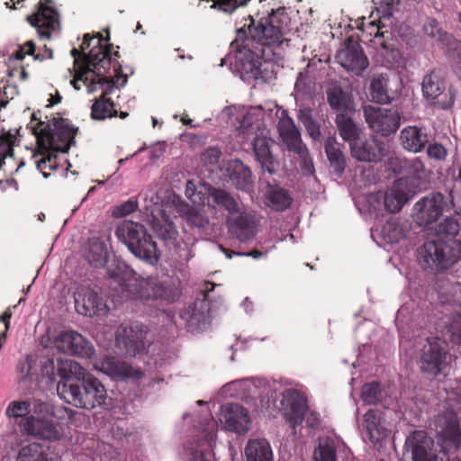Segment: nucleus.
I'll return each mask as SVG.
<instances>
[{"label": "nucleus", "instance_id": "1", "mask_svg": "<svg viewBox=\"0 0 461 461\" xmlns=\"http://www.w3.org/2000/svg\"><path fill=\"white\" fill-rule=\"evenodd\" d=\"M27 128L36 138L37 151L33 154L37 169L44 177L58 167L55 152L67 153L75 144L78 129L69 124L68 119L44 116L41 110L33 112Z\"/></svg>", "mask_w": 461, "mask_h": 461}, {"label": "nucleus", "instance_id": "2", "mask_svg": "<svg viewBox=\"0 0 461 461\" xmlns=\"http://www.w3.org/2000/svg\"><path fill=\"white\" fill-rule=\"evenodd\" d=\"M290 17L284 7L272 10L267 17L261 18L257 24L251 19L249 35L244 28L237 30L235 40L230 46L239 53L257 58L253 68H258V59L265 56L264 47H275L283 42L285 34L289 31Z\"/></svg>", "mask_w": 461, "mask_h": 461}, {"label": "nucleus", "instance_id": "3", "mask_svg": "<svg viewBox=\"0 0 461 461\" xmlns=\"http://www.w3.org/2000/svg\"><path fill=\"white\" fill-rule=\"evenodd\" d=\"M94 38L90 37L88 33L84 35L80 50L77 48H73L70 51L71 56L74 58L73 68L75 71L74 79L71 84L76 89H80L77 86V81H83L86 84L88 78L86 75L89 72H93L96 78L91 79L88 86L89 91L94 90V85L98 84L102 86H111L113 80L105 77V74L110 70L112 62L119 58V52L117 50L113 51V44H103V41H109L110 36L107 31V36L104 39L101 33H98L96 37V45L93 46L92 49L86 53L91 46V41Z\"/></svg>", "mask_w": 461, "mask_h": 461}, {"label": "nucleus", "instance_id": "4", "mask_svg": "<svg viewBox=\"0 0 461 461\" xmlns=\"http://www.w3.org/2000/svg\"><path fill=\"white\" fill-rule=\"evenodd\" d=\"M394 164L400 166L398 170L393 168L395 173L406 175L395 180L384 194V207L392 213L399 212L410 199L427 189L429 185L428 173L419 158H391L390 165Z\"/></svg>", "mask_w": 461, "mask_h": 461}, {"label": "nucleus", "instance_id": "5", "mask_svg": "<svg viewBox=\"0 0 461 461\" xmlns=\"http://www.w3.org/2000/svg\"><path fill=\"white\" fill-rule=\"evenodd\" d=\"M112 276L119 277L120 293L122 300L174 302L178 298V293L176 289L165 285L157 277L138 278L136 274L129 269L123 270L122 276L114 272Z\"/></svg>", "mask_w": 461, "mask_h": 461}, {"label": "nucleus", "instance_id": "6", "mask_svg": "<svg viewBox=\"0 0 461 461\" xmlns=\"http://www.w3.org/2000/svg\"><path fill=\"white\" fill-rule=\"evenodd\" d=\"M461 259V240L456 239L428 240L418 249V261L424 269L443 272Z\"/></svg>", "mask_w": 461, "mask_h": 461}, {"label": "nucleus", "instance_id": "7", "mask_svg": "<svg viewBox=\"0 0 461 461\" xmlns=\"http://www.w3.org/2000/svg\"><path fill=\"white\" fill-rule=\"evenodd\" d=\"M119 240L138 258L155 265L159 258V250L145 226L131 221H123L115 230Z\"/></svg>", "mask_w": 461, "mask_h": 461}, {"label": "nucleus", "instance_id": "8", "mask_svg": "<svg viewBox=\"0 0 461 461\" xmlns=\"http://www.w3.org/2000/svg\"><path fill=\"white\" fill-rule=\"evenodd\" d=\"M77 369H81V367L75 361H58L57 374L61 380L57 384V393L65 402L76 408L86 409L84 383L81 377L71 375L72 374L77 375Z\"/></svg>", "mask_w": 461, "mask_h": 461}, {"label": "nucleus", "instance_id": "9", "mask_svg": "<svg viewBox=\"0 0 461 461\" xmlns=\"http://www.w3.org/2000/svg\"><path fill=\"white\" fill-rule=\"evenodd\" d=\"M450 355L443 342L438 339H428L423 346L419 360L422 373L437 376L448 366Z\"/></svg>", "mask_w": 461, "mask_h": 461}, {"label": "nucleus", "instance_id": "10", "mask_svg": "<svg viewBox=\"0 0 461 461\" xmlns=\"http://www.w3.org/2000/svg\"><path fill=\"white\" fill-rule=\"evenodd\" d=\"M209 285H211V288L206 289L203 299L195 300L179 313L180 319L185 322L186 330L191 333L200 332L210 324L211 303L207 299V293L213 290L214 285L212 283H209Z\"/></svg>", "mask_w": 461, "mask_h": 461}, {"label": "nucleus", "instance_id": "11", "mask_svg": "<svg viewBox=\"0 0 461 461\" xmlns=\"http://www.w3.org/2000/svg\"><path fill=\"white\" fill-rule=\"evenodd\" d=\"M364 116L368 126L383 136H389L400 127V115L392 109L367 105L364 108Z\"/></svg>", "mask_w": 461, "mask_h": 461}, {"label": "nucleus", "instance_id": "12", "mask_svg": "<svg viewBox=\"0 0 461 461\" xmlns=\"http://www.w3.org/2000/svg\"><path fill=\"white\" fill-rule=\"evenodd\" d=\"M403 456L411 461H438L434 442L423 430H415L407 437Z\"/></svg>", "mask_w": 461, "mask_h": 461}, {"label": "nucleus", "instance_id": "13", "mask_svg": "<svg viewBox=\"0 0 461 461\" xmlns=\"http://www.w3.org/2000/svg\"><path fill=\"white\" fill-rule=\"evenodd\" d=\"M336 58L345 69L356 75H360L369 64L363 49L351 37L347 39L345 47L338 52Z\"/></svg>", "mask_w": 461, "mask_h": 461}, {"label": "nucleus", "instance_id": "14", "mask_svg": "<svg viewBox=\"0 0 461 461\" xmlns=\"http://www.w3.org/2000/svg\"><path fill=\"white\" fill-rule=\"evenodd\" d=\"M59 351L81 357H90L94 353L91 343L74 330L61 332L55 339Z\"/></svg>", "mask_w": 461, "mask_h": 461}, {"label": "nucleus", "instance_id": "15", "mask_svg": "<svg viewBox=\"0 0 461 461\" xmlns=\"http://www.w3.org/2000/svg\"><path fill=\"white\" fill-rule=\"evenodd\" d=\"M274 143L275 141L267 136L265 130L256 132L251 141L256 160L264 171L271 175L276 173L278 167V161L274 158L271 150Z\"/></svg>", "mask_w": 461, "mask_h": 461}, {"label": "nucleus", "instance_id": "16", "mask_svg": "<svg viewBox=\"0 0 461 461\" xmlns=\"http://www.w3.org/2000/svg\"><path fill=\"white\" fill-rule=\"evenodd\" d=\"M444 204V196L439 193L431 194L418 201L414 205L418 223L427 226L437 221L442 215Z\"/></svg>", "mask_w": 461, "mask_h": 461}, {"label": "nucleus", "instance_id": "17", "mask_svg": "<svg viewBox=\"0 0 461 461\" xmlns=\"http://www.w3.org/2000/svg\"><path fill=\"white\" fill-rule=\"evenodd\" d=\"M50 4H52V0H41L36 13L27 17V21L37 29L39 34L47 38L50 36L51 31L59 23L58 12L54 7L50 6Z\"/></svg>", "mask_w": 461, "mask_h": 461}, {"label": "nucleus", "instance_id": "18", "mask_svg": "<svg viewBox=\"0 0 461 461\" xmlns=\"http://www.w3.org/2000/svg\"><path fill=\"white\" fill-rule=\"evenodd\" d=\"M21 427L28 435L49 441H56L61 438L62 431L59 424L51 420L39 419L30 415L24 419Z\"/></svg>", "mask_w": 461, "mask_h": 461}, {"label": "nucleus", "instance_id": "19", "mask_svg": "<svg viewBox=\"0 0 461 461\" xmlns=\"http://www.w3.org/2000/svg\"><path fill=\"white\" fill-rule=\"evenodd\" d=\"M76 311L84 316L100 314L105 310L98 294L89 286L79 285L74 292Z\"/></svg>", "mask_w": 461, "mask_h": 461}, {"label": "nucleus", "instance_id": "20", "mask_svg": "<svg viewBox=\"0 0 461 461\" xmlns=\"http://www.w3.org/2000/svg\"><path fill=\"white\" fill-rule=\"evenodd\" d=\"M227 220L230 233L240 242L252 240L257 234L258 221L250 212L242 211Z\"/></svg>", "mask_w": 461, "mask_h": 461}, {"label": "nucleus", "instance_id": "21", "mask_svg": "<svg viewBox=\"0 0 461 461\" xmlns=\"http://www.w3.org/2000/svg\"><path fill=\"white\" fill-rule=\"evenodd\" d=\"M283 404L286 406L285 419L291 427L295 429L301 425L307 411V399L305 395L295 389H289L284 393Z\"/></svg>", "mask_w": 461, "mask_h": 461}, {"label": "nucleus", "instance_id": "22", "mask_svg": "<svg viewBox=\"0 0 461 461\" xmlns=\"http://www.w3.org/2000/svg\"><path fill=\"white\" fill-rule=\"evenodd\" d=\"M353 158L359 161L376 162L384 155V145L375 138L362 140L357 138L350 143Z\"/></svg>", "mask_w": 461, "mask_h": 461}, {"label": "nucleus", "instance_id": "23", "mask_svg": "<svg viewBox=\"0 0 461 461\" xmlns=\"http://www.w3.org/2000/svg\"><path fill=\"white\" fill-rule=\"evenodd\" d=\"M146 333L143 327L140 325L121 326L117 331L116 342L119 346L124 347L126 354L135 356L144 347Z\"/></svg>", "mask_w": 461, "mask_h": 461}, {"label": "nucleus", "instance_id": "24", "mask_svg": "<svg viewBox=\"0 0 461 461\" xmlns=\"http://www.w3.org/2000/svg\"><path fill=\"white\" fill-rule=\"evenodd\" d=\"M97 368L107 375L115 379L131 378L139 380L143 376V373L133 368L124 361H121L113 357H105L97 365Z\"/></svg>", "mask_w": 461, "mask_h": 461}, {"label": "nucleus", "instance_id": "25", "mask_svg": "<svg viewBox=\"0 0 461 461\" xmlns=\"http://www.w3.org/2000/svg\"><path fill=\"white\" fill-rule=\"evenodd\" d=\"M221 422L224 427L238 434H243L249 429L250 418L248 411L238 403H230L222 414Z\"/></svg>", "mask_w": 461, "mask_h": 461}, {"label": "nucleus", "instance_id": "26", "mask_svg": "<svg viewBox=\"0 0 461 461\" xmlns=\"http://www.w3.org/2000/svg\"><path fill=\"white\" fill-rule=\"evenodd\" d=\"M277 129L287 149L298 155H303L306 148L303 146L300 131L293 119L287 115L282 116L278 122Z\"/></svg>", "mask_w": 461, "mask_h": 461}, {"label": "nucleus", "instance_id": "27", "mask_svg": "<svg viewBox=\"0 0 461 461\" xmlns=\"http://www.w3.org/2000/svg\"><path fill=\"white\" fill-rule=\"evenodd\" d=\"M438 298L441 303L455 304L461 303V291L450 282H446L443 290L438 291ZM452 341L461 345V312L454 316L450 325Z\"/></svg>", "mask_w": 461, "mask_h": 461}, {"label": "nucleus", "instance_id": "28", "mask_svg": "<svg viewBox=\"0 0 461 461\" xmlns=\"http://www.w3.org/2000/svg\"><path fill=\"white\" fill-rule=\"evenodd\" d=\"M78 375L81 373L79 372ZM81 379L84 383L86 410H92L96 406L103 405L106 400V390L104 384L89 373H83Z\"/></svg>", "mask_w": 461, "mask_h": 461}, {"label": "nucleus", "instance_id": "29", "mask_svg": "<svg viewBox=\"0 0 461 461\" xmlns=\"http://www.w3.org/2000/svg\"><path fill=\"white\" fill-rule=\"evenodd\" d=\"M400 141L404 149L418 153L429 144V137L425 128L407 126L401 131Z\"/></svg>", "mask_w": 461, "mask_h": 461}, {"label": "nucleus", "instance_id": "30", "mask_svg": "<svg viewBox=\"0 0 461 461\" xmlns=\"http://www.w3.org/2000/svg\"><path fill=\"white\" fill-rule=\"evenodd\" d=\"M40 414L43 411H48V404L43 402H35L32 406V402L29 400L24 401H12L6 407L5 415L8 418H27L31 411Z\"/></svg>", "mask_w": 461, "mask_h": 461}, {"label": "nucleus", "instance_id": "31", "mask_svg": "<svg viewBox=\"0 0 461 461\" xmlns=\"http://www.w3.org/2000/svg\"><path fill=\"white\" fill-rule=\"evenodd\" d=\"M246 461H274V455L267 439H249L245 447Z\"/></svg>", "mask_w": 461, "mask_h": 461}, {"label": "nucleus", "instance_id": "32", "mask_svg": "<svg viewBox=\"0 0 461 461\" xmlns=\"http://www.w3.org/2000/svg\"><path fill=\"white\" fill-rule=\"evenodd\" d=\"M86 257L93 267L96 268L104 267L108 259L105 242L99 237L90 238L86 249Z\"/></svg>", "mask_w": 461, "mask_h": 461}, {"label": "nucleus", "instance_id": "33", "mask_svg": "<svg viewBox=\"0 0 461 461\" xmlns=\"http://www.w3.org/2000/svg\"><path fill=\"white\" fill-rule=\"evenodd\" d=\"M363 426L373 443H378L387 436L386 429L381 424V417L378 411L371 409L366 411L363 418Z\"/></svg>", "mask_w": 461, "mask_h": 461}, {"label": "nucleus", "instance_id": "34", "mask_svg": "<svg viewBox=\"0 0 461 461\" xmlns=\"http://www.w3.org/2000/svg\"><path fill=\"white\" fill-rule=\"evenodd\" d=\"M230 178L237 189L246 191L252 185V173L240 160H233L229 166Z\"/></svg>", "mask_w": 461, "mask_h": 461}, {"label": "nucleus", "instance_id": "35", "mask_svg": "<svg viewBox=\"0 0 461 461\" xmlns=\"http://www.w3.org/2000/svg\"><path fill=\"white\" fill-rule=\"evenodd\" d=\"M324 149L330 167L337 174H343L346 168V158L340 149V144L337 142L335 138L329 137L325 140Z\"/></svg>", "mask_w": 461, "mask_h": 461}, {"label": "nucleus", "instance_id": "36", "mask_svg": "<svg viewBox=\"0 0 461 461\" xmlns=\"http://www.w3.org/2000/svg\"><path fill=\"white\" fill-rule=\"evenodd\" d=\"M117 115L113 101L107 96V92H103L99 98L95 99L91 107V118L102 121Z\"/></svg>", "mask_w": 461, "mask_h": 461}, {"label": "nucleus", "instance_id": "37", "mask_svg": "<svg viewBox=\"0 0 461 461\" xmlns=\"http://www.w3.org/2000/svg\"><path fill=\"white\" fill-rule=\"evenodd\" d=\"M209 196L214 204L227 211L229 214L233 215L240 212L239 203L226 190L212 187L209 190Z\"/></svg>", "mask_w": 461, "mask_h": 461}, {"label": "nucleus", "instance_id": "38", "mask_svg": "<svg viewBox=\"0 0 461 461\" xmlns=\"http://www.w3.org/2000/svg\"><path fill=\"white\" fill-rule=\"evenodd\" d=\"M445 89V81L438 73L432 71L424 77L422 81V92L425 97L436 99Z\"/></svg>", "mask_w": 461, "mask_h": 461}, {"label": "nucleus", "instance_id": "39", "mask_svg": "<svg viewBox=\"0 0 461 461\" xmlns=\"http://www.w3.org/2000/svg\"><path fill=\"white\" fill-rule=\"evenodd\" d=\"M15 461H52L47 449L39 443H30L19 450Z\"/></svg>", "mask_w": 461, "mask_h": 461}, {"label": "nucleus", "instance_id": "40", "mask_svg": "<svg viewBox=\"0 0 461 461\" xmlns=\"http://www.w3.org/2000/svg\"><path fill=\"white\" fill-rule=\"evenodd\" d=\"M443 443L449 447L458 448L461 445V430L459 422L455 419L447 420L440 431Z\"/></svg>", "mask_w": 461, "mask_h": 461}, {"label": "nucleus", "instance_id": "41", "mask_svg": "<svg viewBox=\"0 0 461 461\" xmlns=\"http://www.w3.org/2000/svg\"><path fill=\"white\" fill-rule=\"evenodd\" d=\"M335 122L339 133L344 140L351 143L358 138L359 129L350 117L344 113H339Z\"/></svg>", "mask_w": 461, "mask_h": 461}, {"label": "nucleus", "instance_id": "42", "mask_svg": "<svg viewBox=\"0 0 461 461\" xmlns=\"http://www.w3.org/2000/svg\"><path fill=\"white\" fill-rule=\"evenodd\" d=\"M369 95L375 103L389 104L391 97L387 89V79L383 76L374 77L369 86Z\"/></svg>", "mask_w": 461, "mask_h": 461}, {"label": "nucleus", "instance_id": "43", "mask_svg": "<svg viewBox=\"0 0 461 461\" xmlns=\"http://www.w3.org/2000/svg\"><path fill=\"white\" fill-rule=\"evenodd\" d=\"M327 99L331 109L344 113L351 108L349 95L340 87H334L327 92Z\"/></svg>", "mask_w": 461, "mask_h": 461}, {"label": "nucleus", "instance_id": "44", "mask_svg": "<svg viewBox=\"0 0 461 461\" xmlns=\"http://www.w3.org/2000/svg\"><path fill=\"white\" fill-rule=\"evenodd\" d=\"M36 48L32 41H27L25 43L20 46V48L14 53L16 59L23 60L25 55H30L36 60L43 61L45 59H50L53 58V51L47 46H44L43 50L38 53H35Z\"/></svg>", "mask_w": 461, "mask_h": 461}, {"label": "nucleus", "instance_id": "45", "mask_svg": "<svg viewBox=\"0 0 461 461\" xmlns=\"http://www.w3.org/2000/svg\"><path fill=\"white\" fill-rule=\"evenodd\" d=\"M269 203L276 211H285L290 207L293 199L288 192L281 187H276L269 190L266 194Z\"/></svg>", "mask_w": 461, "mask_h": 461}, {"label": "nucleus", "instance_id": "46", "mask_svg": "<svg viewBox=\"0 0 461 461\" xmlns=\"http://www.w3.org/2000/svg\"><path fill=\"white\" fill-rule=\"evenodd\" d=\"M17 141L15 133L7 131L0 135V169L7 159L14 157V147Z\"/></svg>", "mask_w": 461, "mask_h": 461}, {"label": "nucleus", "instance_id": "47", "mask_svg": "<svg viewBox=\"0 0 461 461\" xmlns=\"http://www.w3.org/2000/svg\"><path fill=\"white\" fill-rule=\"evenodd\" d=\"M154 230L157 236L163 240L167 246L176 244L178 233L173 222L165 221L161 223H155Z\"/></svg>", "mask_w": 461, "mask_h": 461}, {"label": "nucleus", "instance_id": "48", "mask_svg": "<svg viewBox=\"0 0 461 461\" xmlns=\"http://www.w3.org/2000/svg\"><path fill=\"white\" fill-rule=\"evenodd\" d=\"M459 223L452 217H447L441 222L436 225V239H455L459 232Z\"/></svg>", "mask_w": 461, "mask_h": 461}, {"label": "nucleus", "instance_id": "49", "mask_svg": "<svg viewBox=\"0 0 461 461\" xmlns=\"http://www.w3.org/2000/svg\"><path fill=\"white\" fill-rule=\"evenodd\" d=\"M313 461H337V450L333 442H320L313 452Z\"/></svg>", "mask_w": 461, "mask_h": 461}, {"label": "nucleus", "instance_id": "50", "mask_svg": "<svg viewBox=\"0 0 461 461\" xmlns=\"http://www.w3.org/2000/svg\"><path fill=\"white\" fill-rule=\"evenodd\" d=\"M361 398L366 404H376L383 398V391L377 382L368 383L363 385Z\"/></svg>", "mask_w": 461, "mask_h": 461}, {"label": "nucleus", "instance_id": "51", "mask_svg": "<svg viewBox=\"0 0 461 461\" xmlns=\"http://www.w3.org/2000/svg\"><path fill=\"white\" fill-rule=\"evenodd\" d=\"M441 41L445 44L447 57L461 63V41L456 40L450 34L444 33V39Z\"/></svg>", "mask_w": 461, "mask_h": 461}, {"label": "nucleus", "instance_id": "52", "mask_svg": "<svg viewBox=\"0 0 461 461\" xmlns=\"http://www.w3.org/2000/svg\"><path fill=\"white\" fill-rule=\"evenodd\" d=\"M424 32L434 39H438L442 41L444 39V33L442 32L441 28L439 27V23L435 19H429L424 24Z\"/></svg>", "mask_w": 461, "mask_h": 461}, {"label": "nucleus", "instance_id": "53", "mask_svg": "<svg viewBox=\"0 0 461 461\" xmlns=\"http://www.w3.org/2000/svg\"><path fill=\"white\" fill-rule=\"evenodd\" d=\"M138 209V202L136 199H130L116 208L115 214L119 217H123Z\"/></svg>", "mask_w": 461, "mask_h": 461}, {"label": "nucleus", "instance_id": "54", "mask_svg": "<svg viewBox=\"0 0 461 461\" xmlns=\"http://www.w3.org/2000/svg\"><path fill=\"white\" fill-rule=\"evenodd\" d=\"M429 157L435 159H444L447 157V149L439 143L429 144L427 149Z\"/></svg>", "mask_w": 461, "mask_h": 461}, {"label": "nucleus", "instance_id": "55", "mask_svg": "<svg viewBox=\"0 0 461 461\" xmlns=\"http://www.w3.org/2000/svg\"><path fill=\"white\" fill-rule=\"evenodd\" d=\"M221 155V151L220 149L215 147H211L206 149L202 155V158L204 162L209 164H216Z\"/></svg>", "mask_w": 461, "mask_h": 461}, {"label": "nucleus", "instance_id": "56", "mask_svg": "<svg viewBox=\"0 0 461 461\" xmlns=\"http://www.w3.org/2000/svg\"><path fill=\"white\" fill-rule=\"evenodd\" d=\"M305 128L307 131L309 132L310 136L314 139L318 140L321 136V131L318 123L315 121L312 122H305Z\"/></svg>", "mask_w": 461, "mask_h": 461}, {"label": "nucleus", "instance_id": "57", "mask_svg": "<svg viewBox=\"0 0 461 461\" xmlns=\"http://www.w3.org/2000/svg\"><path fill=\"white\" fill-rule=\"evenodd\" d=\"M189 221L192 224L200 228L205 227V225L208 223V220L197 212L191 213L189 216Z\"/></svg>", "mask_w": 461, "mask_h": 461}, {"label": "nucleus", "instance_id": "58", "mask_svg": "<svg viewBox=\"0 0 461 461\" xmlns=\"http://www.w3.org/2000/svg\"><path fill=\"white\" fill-rule=\"evenodd\" d=\"M9 188H13L14 190L18 189V183L14 178L11 177L0 180V191L4 192Z\"/></svg>", "mask_w": 461, "mask_h": 461}, {"label": "nucleus", "instance_id": "59", "mask_svg": "<svg viewBox=\"0 0 461 461\" xmlns=\"http://www.w3.org/2000/svg\"><path fill=\"white\" fill-rule=\"evenodd\" d=\"M8 103V97L5 92V83L0 80V109L5 107Z\"/></svg>", "mask_w": 461, "mask_h": 461}, {"label": "nucleus", "instance_id": "60", "mask_svg": "<svg viewBox=\"0 0 461 461\" xmlns=\"http://www.w3.org/2000/svg\"><path fill=\"white\" fill-rule=\"evenodd\" d=\"M62 96L59 93V91H56L55 95H50V98L48 99V104L46 107H52L55 104H58L61 102Z\"/></svg>", "mask_w": 461, "mask_h": 461}, {"label": "nucleus", "instance_id": "61", "mask_svg": "<svg viewBox=\"0 0 461 461\" xmlns=\"http://www.w3.org/2000/svg\"><path fill=\"white\" fill-rule=\"evenodd\" d=\"M16 73L19 74L21 80H26L28 78V73L24 68H14L8 72L9 77H14Z\"/></svg>", "mask_w": 461, "mask_h": 461}, {"label": "nucleus", "instance_id": "62", "mask_svg": "<svg viewBox=\"0 0 461 461\" xmlns=\"http://www.w3.org/2000/svg\"><path fill=\"white\" fill-rule=\"evenodd\" d=\"M267 251L266 252H262L258 249H252L250 250L249 252H244V253H238V256H245V257H251L255 259H258L260 258L264 254H266Z\"/></svg>", "mask_w": 461, "mask_h": 461}, {"label": "nucleus", "instance_id": "63", "mask_svg": "<svg viewBox=\"0 0 461 461\" xmlns=\"http://www.w3.org/2000/svg\"><path fill=\"white\" fill-rule=\"evenodd\" d=\"M12 317V313L8 311L5 312L3 313V315L0 316V321L5 322V331H7L8 329H9V325H10V319Z\"/></svg>", "mask_w": 461, "mask_h": 461}, {"label": "nucleus", "instance_id": "64", "mask_svg": "<svg viewBox=\"0 0 461 461\" xmlns=\"http://www.w3.org/2000/svg\"><path fill=\"white\" fill-rule=\"evenodd\" d=\"M189 461H208L201 451H194Z\"/></svg>", "mask_w": 461, "mask_h": 461}]
</instances>
